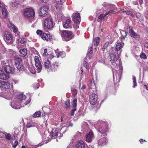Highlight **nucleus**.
<instances>
[{
    "mask_svg": "<svg viewBox=\"0 0 148 148\" xmlns=\"http://www.w3.org/2000/svg\"><path fill=\"white\" fill-rule=\"evenodd\" d=\"M109 59L112 64L116 68L113 70L114 80L116 78V80L119 82L123 72V68L121 62L119 59V57L116 54V51L114 50L113 47H111L110 50H109Z\"/></svg>",
    "mask_w": 148,
    "mask_h": 148,
    "instance_id": "1",
    "label": "nucleus"
},
{
    "mask_svg": "<svg viewBox=\"0 0 148 148\" xmlns=\"http://www.w3.org/2000/svg\"><path fill=\"white\" fill-rule=\"evenodd\" d=\"M26 98L25 96L23 94H21L17 96L16 98L11 102V106L15 109H18L21 107H23L29 104L31 101L29 98L26 102H24Z\"/></svg>",
    "mask_w": 148,
    "mask_h": 148,
    "instance_id": "2",
    "label": "nucleus"
},
{
    "mask_svg": "<svg viewBox=\"0 0 148 148\" xmlns=\"http://www.w3.org/2000/svg\"><path fill=\"white\" fill-rule=\"evenodd\" d=\"M2 67L4 71L8 73L14 74L15 71V69L11 64H10L8 60L3 61L1 63Z\"/></svg>",
    "mask_w": 148,
    "mask_h": 148,
    "instance_id": "3",
    "label": "nucleus"
},
{
    "mask_svg": "<svg viewBox=\"0 0 148 148\" xmlns=\"http://www.w3.org/2000/svg\"><path fill=\"white\" fill-rule=\"evenodd\" d=\"M100 124V126L97 128L98 131L104 136L107 135V132L108 131V127L107 123L104 121H98V123Z\"/></svg>",
    "mask_w": 148,
    "mask_h": 148,
    "instance_id": "4",
    "label": "nucleus"
},
{
    "mask_svg": "<svg viewBox=\"0 0 148 148\" xmlns=\"http://www.w3.org/2000/svg\"><path fill=\"white\" fill-rule=\"evenodd\" d=\"M43 27L45 29L51 30L53 27V21L51 17L46 18L44 22Z\"/></svg>",
    "mask_w": 148,
    "mask_h": 148,
    "instance_id": "5",
    "label": "nucleus"
},
{
    "mask_svg": "<svg viewBox=\"0 0 148 148\" xmlns=\"http://www.w3.org/2000/svg\"><path fill=\"white\" fill-rule=\"evenodd\" d=\"M61 36L63 40L68 41L73 38L72 32L69 31H63Z\"/></svg>",
    "mask_w": 148,
    "mask_h": 148,
    "instance_id": "6",
    "label": "nucleus"
},
{
    "mask_svg": "<svg viewBox=\"0 0 148 148\" xmlns=\"http://www.w3.org/2000/svg\"><path fill=\"white\" fill-rule=\"evenodd\" d=\"M15 65L19 72L23 71L24 70V66L21 59L20 58L16 59L15 62Z\"/></svg>",
    "mask_w": 148,
    "mask_h": 148,
    "instance_id": "7",
    "label": "nucleus"
},
{
    "mask_svg": "<svg viewBox=\"0 0 148 148\" xmlns=\"http://www.w3.org/2000/svg\"><path fill=\"white\" fill-rule=\"evenodd\" d=\"M103 5L105 7H107L108 8L110 9L109 11L106 12L105 15H107L109 14L113 13L117 11V8L114 5H109L107 3H103Z\"/></svg>",
    "mask_w": 148,
    "mask_h": 148,
    "instance_id": "8",
    "label": "nucleus"
},
{
    "mask_svg": "<svg viewBox=\"0 0 148 148\" xmlns=\"http://www.w3.org/2000/svg\"><path fill=\"white\" fill-rule=\"evenodd\" d=\"M48 7L47 6H43L40 8L39 12V15L41 17H44L46 16L48 12Z\"/></svg>",
    "mask_w": 148,
    "mask_h": 148,
    "instance_id": "9",
    "label": "nucleus"
},
{
    "mask_svg": "<svg viewBox=\"0 0 148 148\" xmlns=\"http://www.w3.org/2000/svg\"><path fill=\"white\" fill-rule=\"evenodd\" d=\"M34 12L33 9L31 8H27L25 10L24 15L27 17H31L34 16Z\"/></svg>",
    "mask_w": 148,
    "mask_h": 148,
    "instance_id": "10",
    "label": "nucleus"
},
{
    "mask_svg": "<svg viewBox=\"0 0 148 148\" xmlns=\"http://www.w3.org/2000/svg\"><path fill=\"white\" fill-rule=\"evenodd\" d=\"M4 39L5 41L8 43H10L12 42V34L8 32H5L4 33Z\"/></svg>",
    "mask_w": 148,
    "mask_h": 148,
    "instance_id": "11",
    "label": "nucleus"
},
{
    "mask_svg": "<svg viewBox=\"0 0 148 148\" xmlns=\"http://www.w3.org/2000/svg\"><path fill=\"white\" fill-rule=\"evenodd\" d=\"M34 60L35 61V65L37 69L38 73H39L42 68V65L40 62L39 57L38 56H36L34 58Z\"/></svg>",
    "mask_w": 148,
    "mask_h": 148,
    "instance_id": "12",
    "label": "nucleus"
},
{
    "mask_svg": "<svg viewBox=\"0 0 148 148\" xmlns=\"http://www.w3.org/2000/svg\"><path fill=\"white\" fill-rule=\"evenodd\" d=\"M97 95L95 93H92L89 96V101L90 104L92 105H95L97 102Z\"/></svg>",
    "mask_w": 148,
    "mask_h": 148,
    "instance_id": "13",
    "label": "nucleus"
},
{
    "mask_svg": "<svg viewBox=\"0 0 148 148\" xmlns=\"http://www.w3.org/2000/svg\"><path fill=\"white\" fill-rule=\"evenodd\" d=\"M129 29L130 35L132 37L136 38H138L140 37L138 34L134 32L132 27L130 26Z\"/></svg>",
    "mask_w": 148,
    "mask_h": 148,
    "instance_id": "14",
    "label": "nucleus"
},
{
    "mask_svg": "<svg viewBox=\"0 0 148 148\" xmlns=\"http://www.w3.org/2000/svg\"><path fill=\"white\" fill-rule=\"evenodd\" d=\"M0 86L3 88L9 89L10 87V84L8 82L0 80Z\"/></svg>",
    "mask_w": 148,
    "mask_h": 148,
    "instance_id": "15",
    "label": "nucleus"
},
{
    "mask_svg": "<svg viewBox=\"0 0 148 148\" xmlns=\"http://www.w3.org/2000/svg\"><path fill=\"white\" fill-rule=\"evenodd\" d=\"M107 140L105 137H101L98 140L97 142L99 146H103L106 145Z\"/></svg>",
    "mask_w": 148,
    "mask_h": 148,
    "instance_id": "16",
    "label": "nucleus"
},
{
    "mask_svg": "<svg viewBox=\"0 0 148 148\" xmlns=\"http://www.w3.org/2000/svg\"><path fill=\"white\" fill-rule=\"evenodd\" d=\"M72 20L76 23H80V16L78 13H73L72 15Z\"/></svg>",
    "mask_w": 148,
    "mask_h": 148,
    "instance_id": "17",
    "label": "nucleus"
},
{
    "mask_svg": "<svg viewBox=\"0 0 148 148\" xmlns=\"http://www.w3.org/2000/svg\"><path fill=\"white\" fill-rule=\"evenodd\" d=\"M94 138V134L92 132H90L86 136V140L88 143L91 142Z\"/></svg>",
    "mask_w": 148,
    "mask_h": 148,
    "instance_id": "18",
    "label": "nucleus"
},
{
    "mask_svg": "<svg viewBox=\"0 0 148 148\" xmlns=\"http://www.w3.org/2000/svg\"><path fill=\"white\" fill-rule=\"evenodd\" d=\"M9 77L8 74H6L3 70H0V79L6 80Z\"/></svg>",
    "mask_w": 148,
    "mask_h": 148,
    "instance_id": "19",
    "label": "nucleus"
},
{
    "mask_svg": "<svg viewBox=\"0 0 148 148\" xmlns=\"http://www.w3.org/2000/svg\"><path fill=\"white\" fill-rule=\"evenodd\" d=\"M52 38V36L50 34H47L45 33H43L42 36V38L44 40L50 41Z\"/></svg>",
    "mask_w": 148,
    "mask_h": 148,
    "instance_id": "20",
    "label": "nucleus"
},
{
    "mask_svg": "<svg viewBox=\"0 0 148 148\" xmlns=\"http://www.w3.org/2000/svg\"><path fill=\"white\" fill-rule=\"evenodd\" d=\"M27 50L26 49H21L19 51V55L21 57H24L26 56Z\"/></svg>",
    "mask_w": 148,
    "mask_h": 148,
    "instance_id": "21",
    "label": "nucleus"
},
{
    "mask_svg": "<svg viewBox=\"0 0 148 148\" xmlns=\"http://www.w3.org/2000/svg\"><path fill=\"white\" fill-rule=\"evenodd\" d=\"M59 66L58 63L54 62L50 66V69L52 71H55L58 68Z\"/></svg>",
    "mask_w": 148,
    "mask_h": 148,
    "instance_id": "22",
    "label": "nucleus"
},
{
    "mask_svg": "<svg viewBox=\"0 0 148 148\" xmlns=\"http://www.w3.org/2000/svg\"><path fill=\"white\" fill-rule=\"evenodd\" d=\"M8 27L12 30L14 33H15L18 29L12 23L9 22L8 24Z\"/></svg>",
    "mask_w": 148,
    "mask_h": 148,
    "instance_id": "23",
    "label": "nucleus"
},
{
    "mask_svg": "<svg viewBox=\"0 0 148 148\" xmlns=\"http://www.w3.org/2000/svg\"><path fill=\"white\" fill-rule=\"evenodd\" d=\"M71 20L69 19H68L66 22L63 23V27L65 28H68L71 26Z\"/></svg>",
    "mask_w": 148,
    "mask_h": 148,
    "instance_id": "24",
    "label": "nucleus"
},
{
    "mask_svg": "<svg viewBox=\"0 0 148 148\" xmlns=\"http://www.w3.org/2000/svg\"><path fill=\"white\" fill-rule=\"evenodd\" d=\"M76 147L77 148H84L85 147L84 143L82 140L78 141L77 143Z\"/></svg>",
    "mask_w": 148,
    "mask_h": 148,
    "instance_id": "25",
    "label": "nucleus"
},
{
    "mask_svg": "<svg viewBox=\"0 0 148 148\" xmlns=\"http://www.w3.org/2000/svg\"><path fill=\"white\" fill-rule=\"evenodd\" d=\"M52 137L55 138V136H57L59 133V129L57 128L54 129L52 130Z\"/></svg>",
    "mask_w": 148,
    "mask_h": 148,
    "instance_id": "26",
    "label": "nucleus"
},
{
    "mask_svg": "<svg viewBox=\"0 0 148 148\" xmlns=\"http://www.w3.org/2000/svg\"><path fill=\"white\" fill-rule=\"evenodd\" d=\"M123 44L121 42L117 43L115 46V49L116 51H119L123 47Z\"/></svg>",
    "mask_w": 148,
    "mask_h": 148,
    "instance_id": "27",
    "label": "nucleus"
},
{
    "mask_svg": "<svg viewBox=\"0 0 148 148\" xmlns=\"http://www.w3.org/2000/svg\"><path fill=\"white\" fill-rule=\"evenodd\" d=\"M100 39L98 37L95 38L93 40V43L95 46H97L99 43Z\"/></svg>",
    "mask_w": 148,
    "mask_h": 148,
    "instance_id": "28",
    "label": "nucleus"
},
{
    "mask_svg": "<svg viewBox=\"0 0 148 148\" xmlns=\"http://www.w3.org/2000/svg\"><path fill=\"white\" fill-rule=\"evenodd\" d=\"M51 65V63L49 60H45L44 62V66L45 68L49 69V67L50 68Z\"/></svg>",
    "mask_w": 148,
    "mask_h": 148,
    "instance_id": "29",
    "label": "nucleus"
},
{
    "mask_svg": "<svg viewBox=\"0 0 148 148\" xmlns=\"http://www.w3.org/2000/svg\"><path fill=\"white\" fill-rule=\"evenodd\" d=\"M65 56L66 53L65 52L63 51H60L56 55L57 58L60 57L62 58H64Z\"/></svg>",
    "mask_w": 148,
    "mask_h": 148,
    "instance_id": "30",
    "label": "nucleus"
},
{
    "mask_svg": "<svg viewBox=\"0 0 148 148\" xmlns=\"http://www.w3.org/2000/svg\"><path fill=\"white\" fill-rule=\"evenodd\" d=\"M2 13L3 16L4 18H5L7 15V10L5 8H2Z\"/></svg>",
    "mask_w": 148,
    "mask_h": 148,
    "instance_id": "31",
    "label": "nucleus"
},
{
    "mask_svg": "<svg viewBox=\"0 0 148 148\" xmlns=\"http://www.w3.org/2000/svg\"><path fill=\"white\" fill-rule=\"evenodd\" d=\"M28 69L29 71L32 74H35L36 72V71L34 69L33 66L32 65H30L28 67Z\"/></svg>",
    "mask_w": 148,
    "mask_h": 148,
    "instance_id": "32",
    "label": "nucleus"
},
{
    "mask_svg": "<svg viewBox=\"0 0 148 148\" xmlns=\"http://www.w3.org/2000/svg\"><path fill=\"white\" fill-rule=\"evenodd\" d=\"M110 47L109 45V42H106L104 45L103 48V50L105 51L106 49H107L108 48H110Z\"/></svg>",
    "mask_w": 148,
    "mask_h": 148,
    "instance_id": "33",
    "label": "nucleus"
},
{
    "mask_svg": "<svg viewBox=\"0 0 148 148\" xmlns=\"http://www.w3.org/2000/svg\"><path fill=\"white\" fill-rule=\"evenodd\" d=\"M25 42V39L24 38H20L17 40V43L18 44H23Z\"/></svg>",
    "mask_w": 148,
    "mask_h": 148,
    "instance_id": "34",
    "label": "nucleus"
},
{
    "mask_svg": "<svg viewBox=\"0 0 148 148\" xmlns=\"http://www.w3.org/2000/svg\"><path fill=\"white\" fill-rule=\"evenodd\" d=\"M41 114V112L40 111L36 112L32 115V116L34 118L39 117Z\"/></svg>",
    "mask_w": 148,
    "mask_h": 148,
    "instance_id": "35",
    "label": "nucleus"
},
{
    "mask_svg": "<svg viewBox=\"0 0 148 148\" xmlns=\"http://www.w3.org/2000/svg\"><path fill=\"white\" fill-rule=\"evenodd\" d=\"M123 13L127 15H130L133 17L135 16L132 12L130 11H124L123 12Z\"/></svg>",
    "mask_w": 148,
    "mask_h": 148,
    "instance_id": "36",
    "label": "nucleus"
},
{
    "mask_svg": "<svg viewBox=\"0 0 148 148\" xmlns=\"http://www.w3.org/2000/svg\"><path fill=\"white\" fill-rule=\"evenodd\" d=\"M107 15H105V13L104 14H102L99 15L98 16V18L100 20L102 21L104 19V17Z\"/></svg>",
    "mask_w": 148,
    "mask_h": 148,
    "instance_id": "37",
    "label": "nucleus"
},
{
    "mask_svg": "<svg viewBox=\"0 0 148 148\" xmlns=\"http://www.w3.org/2000/svg\"><path fill=\"white\" fill-rule=\"evenodd\" d=\"M77 99L76 98H75L73 99V101L72 102V105L73 107L74 108H76L77 106Z\"/></svg>",
    "mask_w": 148,
    "mask_h": 148,
    "instance_id": "38",
    "label": "nucleus"
},
{
    "mask_svg": "<svg viewBox=\"0 0 148 148\" xmlns=\"http://www.w3.org/2000/svg\"><path fill=\"white\" fill-rule=\"evenodd\" d=\"M132 80L133 83V87L134 88H135L137 85L136 82V79L134 76H133Z\"/></svg>",
    "mask_w": 148,
    "mask_h": 148,
    "instance_id": "39",
    "label": "nucleus"
},
{
    "mask_svg": "<svg viewBox=\"0 0 148 148\" xmlns=\"http://www.w3.org/2000/svg\"><path fill=\"white\" fill-rule=\"evenodd\" d=\"M5 135L6 138L8 140H10L12 139L11 136L10 134L6 133Z\"/></svg>",
    "mask_w": 148,
    "mask_h": 148,
    "instance_id": "40",
    "label": "nucleus"
},
{
    "mask_svg": "<svg viewBox=\"0 0 148 148\" xmlns=\"http://www.w3.org/2000/svg\"><path fill=\"white\" fill-rule=\"evenodd\" d=\"M121 34L122 35V37H123L124 38H125L126 37L128 32H125L124 31H123L122 32H121Z\"/></svg>",
    "mask_w": 148,
    "mask_h": 148,
    "instance_id": "41",
    "label": "nucleus"
},
{
    "mask_svg": "<svg viewBox=\"0 0 148 148\" xmlns=\"http://www.w3.org/2000/svg\"><path fill=\"white\" fill-rule=\"evenodd\" d=\"M140 57L141 59H146L147 58L146 54L143 53H142L140 54Z\"/></svg>",
    "mask_w": 148,
    "mask_h": 148,
    "instance_id": "42",
    "label": "nucleus"
},
{
    "mask_svg": "<svg viewBox=\"0 0 148 148\" xmlns=\"http://www.w3.org/2000/svg\"><path fill=\"white\" fill-rule=\"evenodd\" d=\"M49 54L47 53V49H46L44 50L42 55L44 57H46L47 55H49Z\"/></svg>",
    "mask_w": 148,
    "mask_h": 148,
    "instance_id": "43",
    "label": "nucleus"
},
{
    "mask_svg": "<svg viewBox=\"0 0 148 148\" xmlns=\"http://www.w3.org/2000/svg\"><path fill=\"white\" fill-rule=\"evenodd\" d=\"M84 66L85 67L87 70H89V68L88 63L86 61H84L83 63Z\"/></svg>",
    "mask_w": 148,
    "mask_h": 148,
    "instance_id": "44",
    "label": "nucleus"
},
{
    "mask_svg": "<svg viewBox=\"0 0 148 148\" xmlns=\"http://www.w3.org/2000/svg\"><path fill=\"white\" fill-rule=\"evenodd\" d=\"M63 16V15L62 13L61 12H60L59 14H58L57 15V17L58 19L60 21L62 19V18Z\"/></svg>",
    "mask_w": 148,
    "mask_h": 148,
    "instance_id": "45",
    "label": "nucleus"
},
{
    "mask_svg": "<svg viewBox=\"0 0 148 148\" xmlns=\"http://www.w3.org/2000/svg\"><path fill=\"white\" fill-rule=\"evenodd\" d=\"M19 5V3L17 2H12L11 3V5L13 7H18Z\"/></svg>",
    "mask_w": 148,
    "mask_h": 148,
    "instance_id": "46",
    "label": "nucleus"
},
{
    "mask_svg": "<svg viewBox=\"0 0 148 148\" xmlns=\"http://www.w3.org/2000/svg\"><path fill=\"white\" fill-rule=\"evenodd\" d=\"M36 33L38 35L40 36L42 38V36L43 34V33L41 31L38 30H37Z\"/></svg>",
    "mask_w": 148,
    "mask_h": 148,
    "instance_id": "47",
    "label": "nucleus"
},
{
    "mask_svg": "<svg viewBox=\"0 0 148 148\" xmlns=\"http://www.w3.org/2000/svg\"><path fill=\"white\" fill-rule=\"evenodd\" d=\"M65 107L66 108H68L69 107L70 102L69 101H66L65 103Z\"/></svg>",
    "mask_w": 148,
    "mask_h": 148,
    "instance_id": "48",
    "label": "nucleus"
},
{
    "mask_svg": "<svg viewBox=\"0 0 148 148\" xmlns=\"http://www.w3.org/2000/svg\"><path fill=\"white\" fill-rule=\"evenodd\" d=\"M61 4H59V5H57L56 6V9L58 11H60L61 9Z\"/></svg>",
    "mask_w": 148,
    "mask_h": 148,
    "instance_id": "49",
    "label": "nucleus"
},
{
    "mask_svg": "<svg viewBox=\"0 0 148 148\" xmlns=\"http://www.w3.org/2000/svg\"><path fill=\"white\" fill-rule=\"evenodd\" d=\"M82 135V134L81 132H78L76 133V134L74 135V136L76 138L81 136Z\"/></svg>",
    "mask_w": 148,
    "mask_h": 148,
    "instance_id": "50",
    "label": "nucleus"
},
{
    "mask_svg": "<svg viewBox=\"0 0 148 148\" xmlns=\"http://www.w3.org/2000/svg\"><path fill=\"white\" fill-rule=\"evenodd\" d=\"M76 108H73L72 110L71 113V116H73L74 113H75V112L76 111Z\"/></svg>",
    "mask_w": 148,
    "mask_h": 148,
    "instance_id": "51",
    "label": "nucleus"
},
{
    "mask_svg": "<svg viewBox=\"0 0 148 148\" xmlns=\"http://www.w3.org/2000/svg\"><path fill=\"white\" fill-rule=\"evenodd\" d=\"M34 126V125L30 123H28L27 125V128H29Z\"/></svg>",
    "mask_w": 148,
    "mask_h": 148,
    "instance_id": "52",
    "label": "nucleus"
},
{
    "mask_svg": "<svg viewBox=\"0 0 148 148\" xmlns=\"http://www.w3.org/2000/svg\"><path fill=\"white\" fill-rule=\"evenodd\" d=\"M65 0H55V1L57 3H58L59 4H62Z\"/></svg>",
    "mask_w": 148,
    "mask_h": 148,
    "instance_id": "53",
    "label": "nucleus"
},
{
    "mask_svg": "<svg viewBox=\"0 0 148 148\" xmlns=\"http://www.w3.org/2000/svg\"><path fill=\"white\" fill-rule=\"evenodd\" d=\"M88 53H92V48L91 47H89L88 49Z\"/></svg>",
    "mask_w": 148,
    "mask_h": 148,
    "instance_id": "54",
    "label": "nucleus"
},
{
    "mask_svg": "<svg viewBox=\"0 0 148 148\" xmlns=\"http://www.w3.org/2000/svg\"><path fill=\"white\" fill-rule=\"evenodd\" d=\"M49 59H50L51 58H53V53H51V52L49 53Z\"/></svg>",
    "mask_w": 148,
    "mask_h": 148,
    "instance_id": "55",
    "label": "nucleus"
},
{
    "mask_svg": "<svg viewBox=\"0 0 148 148\" xmlns=\"http://www.w3.org/2000/svg\"><path fill=\"white\" fill-rule=\"evenodd\" d=\"M89 85L90 86H95V83H94V82L92 81H91L89 82Z\"/></svg>",
    "mask_w": 148,
    "mask_h": 148,
    "instance_id": "56",
    "label": "nucleus"
},
{
    "mask_svg": "<svg viewBox=\"0 0 148 148\" xmlns=\"http://www.w3.org/2000/svg\"><path fill=\"white\" fill-rule=\"evenodd\" d=\"M76 24L74 25V27L76 29H78L79 27V23H76Z\"/></svg>",
    "mask_w": 148,
    "mask_h": 148,
    "instance_id": "57",
    "label": "nucleus"
},
{
    "mask_svg": "<svg viewBox=\"0 0 148 148\" xmlns=\"http://www.w3.org/2000/svg\"><path fill=\"white\" fill-rule=\"evenodd\" d=\"M67 148H73V143H70L69 145L67 147Z\"/></svg>",
    "mask_w": 148,
    "mask_h": 148,
    "instance_id": "58",
    "label": "nucleus"
},
{
    "mask_svg": "<svg viewBox=\"0 0 148 148\" xmlns=\"http://www.w3.org/2000/svg\"><path fill=\"white\" fill-rule=\"evenodd\" d=\"M18 80L13 79L12 80V83H13L14 84H16L18 83Z\"/></svg>",
    "mask_w": 148,
    "mask_h": 148,
    "instance_id": "59",
    "label": "nucleus"
},
{
    "mask_svg": "<svg viewBox=\"0 0 148 148\" xmlns=\"http://www.w3.org/2000/svg\"><path fill=\"white\" fill-rule=\"evenodd\" d=\"M140 14L139 13H136V17L137 18H140Z\"/></svg>",
    "mask_w": 148,
    "mask_h": 148,
    "instance_id": "60",
    "label": "nucleus"
},
{
    "mask_svg": "<svg viewBox=\"0 0 148 148\" xmlns=\"http://www.w3.org/2000/svg\"><path fill=\"white\" fill-rule=\"evenodd\" d=\"M15 144H14V145H13V147L14 148H15L16 147L17 145L18 144V143L17 141H16L15 142Z\"/></svg>",
    "mask_w": 148,
    "mask_h": 148,
    "instance_id": "61",
    "label": "nucleus"
},
{
    "mask_svg": "<svg viewBox=\"0 0 148 148\" xmlns=\"http://www.w3.org/2000/svg\"><path fill=\"white\" fill-rule=\"evenodd\" d=\"M3 4L0 1V8H1L3 7Z\"/></svg>",
    "mask_w": 148,
    "mask_h": 148,
    "instance_id": "62",
    "label": "nucleus"
},
{
    "mask_svg": "<svg viewBox=\"0 0 148 148\" xmlns=\"http://www.w3.org/2000/svg\"><path fill=\"white\" fill-rule=\"evenodd\" d=\"M36 88H38L39 87V84L38 83H36L35 84Z\"/></svg>",
    "mask_w": 148,
    "mask_h": 148,
    "instance_id": "63",
    "label": "nucleus"
},
{
    "mask_svg": "<svg viewBox=\"0 0 148 148\" xmlns=\"http://www.w3.org/2000/svg\"><path fill=\"white\" fill-rule=\"evenodd\" d=\"M86 88V86L84 85H83L82 87L81 88V89L84 90Z\"/></svg>",
    "mask_w": 148,
    "mask_h": 148,
    "instance_id": "64",
    "label": "nucleus"
}]
</instances>
